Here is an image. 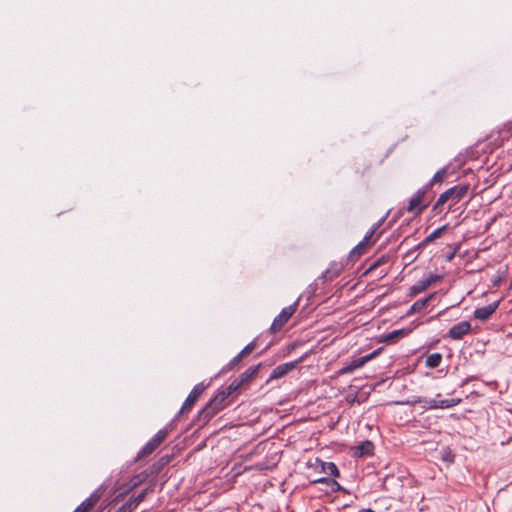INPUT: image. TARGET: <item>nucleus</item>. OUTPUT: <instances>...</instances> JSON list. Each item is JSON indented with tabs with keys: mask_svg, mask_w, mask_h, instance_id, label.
I'll use <instances>...</instances> for the list:
<instances>
[{
	"mask_svg": "<svg viewBox=\"0 0 512 512\" xmlns=\"http://www.w3.org/2000/svg\"><path fill=\"white\" fill-rule=\"evenodd\" d=\"M469 185H457L451 187L440 194L436 203L433 206L434 211L440 212L444 204L449 203V209L458 204L468 193Z\"/></svg>",
	"mask_w": 512,
	"mask_h": 512,
	"instance_id": "1",
	"label": "nucleus"
},
{
	"mask_svg": "<svg viewBox=\"0 0 512 512\" xmlns=\"http://www.w3.org/2000/svg\"><path fill=\"white\" fill-rule=\"evenodd\" d=\"M228 398L226 394L220 390L218 393L207 403V405L201 411L204 418L210 419L216 413L221 411L225 407V401Z\"/></svg>",
	"mask_w": 512,
	"mask_h": 512,
	"instance_id": "2",
	"label": "nucleus"
},
{
	"mask_svg": "<svg viewBox=\"0 0 512 512\" xmlns=\"http://www.w3.org/2000/svg\"><path fill=\"white\" fill-rule=\"evenodd\" d=\"M428 191L429 185H425L417 190L411 197L407 210L411 213L420 214L427 207L426 204H423V200Z\"/></svg>",
	"mask_w": 512,
	"mask_h": 512,
	"instance_id": "3",
	"label": "nucleus"
},
{
	"mask_svg": "<svg viewBox=\"0 0 512 512\" xmlns=\"http://www.w3.org/2000/svg\"><path fill=\"white\" fill-rule=\"evenodd\" d=\"M297 309V303L289 305L281 310L278 316L275 317L272 325L271 331L276 333L282 329V327L289 321L292 315L295 313Z\"/></svg>",
	"mask_w": 512,
	"mask_h": 512,
	"instance_id": "4",
	"label": "nucleus"
},
{
	"mask_svg": "<svg viewBox=\"0 0 512 512\" xmlns=\"http://www.w3.org/2000/svg\"><path fill=\"white\" fill-rule=\"evenodd\" d=\"M168 432L165 429L159 430L153 437L150 439L145 446L139 452V457H145L151 454L167 437Z\"/></svg>",
	"mask_w": 512,
	"mask_h": 512,
	"instance_id": "5",
	"label": "nucleus"
},
{
	"mask_svg": "<svg viewBox=\"0 0 512 512\" xmlns=\"http://www.w3.org/2000/svg\"><path fill=\"white\" fill-rule=\"evenodd\" d=\"M440 278L441 277L439 275L430 274L428 277L419 280L415 285L410 287L408 295L410 297H415L419 293L427 290L433 283L440 280Z\"/></svg>",
	"mask_w": 512,
	"mask_h": 512,
	"instance_id": "6",
	"label": "nucleus"
},
{
	"mask_svg": "<svg viewBox=\"0 0 512 512\" xmlns=\"http://www.w3.org/2000/svg\"><path fill=\"white\" fill-rule=\"evenodd\" d=\"M206 386L203 383L196 384L193 389L190 391L189 395L185 399L182 407L181 412L188 411L192 408V406L195 404V402L198 400V398L202 395L204 392Z\"/></svg>",
	"mask_w": 512,
	"mask_h": 512,
	"instance_id": "7",
	"label": "nucleus"
},
{
	"mask_svg": "<svg viewBox=\"0 0 512 512\" xmlns=\"http://www.w3.org/2000/svg\"><path fill=\"white\" fill-rule=\"evenodd\" d=\"M471 330V325L467 321L459 322L455 325H453L449 332L448 337H450L453 340H460L462 339L466 334H468Z\"/></svg>",
	"mask_w": 512,
	"mask_h": 512,
	"instance_id": "8",
	"label": "nucleus"
},
{
	"mask_svg": "<svg viewBox=\"0 0 512 512\" xmlns=\"http://www.w3.org/2000/svg\"><path fill=\"white\" fill-rule=\"evenodd\" d=\"M499 306V301H495L487 306L476 308L474 311V318L480 321L488 320Z\"/></svg>",
	"mask_w": 512,
	"mask_h": 512,
	"instance_id": "9",
	"label": "nucleus"
},
{
	"mask_svg": "<svg viewBox=\"0 0 512 512\" xmlns=\"http://www.w3.org/2000/svg\"><path fill=\"white\" fill-rule=\"evenodd\" d=\"M299 361L288 362L275 367L270 375V379H279L285 376L288 372L296 368Z\"/></svg>",
	"mask_w": 512,
	"mask_h": 512,
	"instance_id": "10",
	"label": "nucleus"
},
{
	"mask_svg": "<svg viewBox=\"0 0 512 512\" xmlns=\"http://www.w3.org/2000/svg\"><path fill=\"white\" fill-rule=\"evenodd\" d=\"M352 450L354 456L356 457L372 455L374 451V444L371 441L366 440L360 443L359 445L354 446Z\"/></svg>",
	"mask_w": 512,
	"mask_h": 512,
	"instance_id": "11",
	"label": "nucleus"
},
{
	"mask_svg": "<svg viewBox=\"0 0 512 512\" xmlns=\"http://www.w3.org/2000/svg\"><path fill=\"white\" fill-rule=\"evenodd\" d=\"M435 295H436V293H431L427 297H425L423 299H419L416 302H414L413 305L410 307L407 314L411 315V314L418 313V312L422 311L428 305V303L432 299H434Z\"/></svg>",
	"mask_w": 512,
	"mask_h": 512,
	"instance_id": "12",
	"label": "nucleus"
},
{
	"mask_svg": "<svg viewBox=\"0 0 512 512\" xmlns=\"http://www.w3.org/2000/svg\"><path fill=\"white\" fill-rule=\"evenodd\" d=\"M317 462L321 472L334 477L339 476V470L333 462H323L321 460H317Z\"/></svg>",
	"mask_w": 512,
	"mask_h": 512,
	"instance_id": "13",
	"label": "nucleus"
},
{
	"mask_svg": "<svg viewBox=\"0 0 512 512\" xmlns=\"http://www.w3.org/2000/svg\"><path fill=\"white\" fill-rule=\"evenodd\" d=\"M405 335H407V331L405 329L394 330L390 333L382 335L380 342L394 343L398 338L403 337Z\"/></svg>",
	"mask_w": 512,
	"mask_h": 512,
	"instance_id": "14",
	"label": "nucleus"
},
{
	"mask_svg": "<svg viewBox=\"0 0 512 512\" xmlns=\"http://www.w3.org/2000/svg\"><path fill=\"white\" fill-rule=\"evenodd\" d=\"M101 491L96 490L94 491L87 499H85L81 505L85 507V509L88 510V512L98 503V501L101 498Z\"/></svg>",
	"mask_w": 512,
	"mask_h": 512,
	"instance_id": "15",
	"label": "nucleus"
},
{
	"mask_svg": "<svg viewBox=\"0 0 512 512\" xmlns=\"http://www.w3.org/2000/svg\"><path fill=\"white\" fill-rule=\"evenodd\" d=\"M366 362V359L363 357L352 360L348 365L344 366L341 369V373L348 374L352 373L354 370L362 367Z\"/></svg>",
	"mask_w": 512,
	"mask_h": 512,
	"instance_id": "16",
	"label": "nucleus"
},
{
	"mask_svg": "<svg viewBox=\"0 0 512 512\" xmlns=\"http://www.w3.org/2000/svg\"><path fill=\"white\" fill-rule=\"evenodd\" d=\"M441 362H442V354L438 353V352L427 355V357L425 359L426 367L431 368V369L439 367Z\"/></svg>",
	"mask_w": 512,
	"mask_h": 512,
	"instance_id": "17",
	"label": "nucleus"
},
{
	"mask_svg": "<svg viewBox=\"0 0 512 512\" xmlns=\"http://www.w3.org/2000/svg\"><path fill=\"white\" fill-rule=\"evenodd\" d=\"M448 170L447 168H442L439 171H437L429 183L426 185H429V189L435 185V184H442L444 180L447 178Z\"/></svg>",
	"mask_w": 512,
	"mask_h": 512,
	"instance_id": "18",
	"label": "nucleus"
},
{
	"mask_svg": "<svg viewBox=\"0 0 512 512\" xmlns=\"http://www.w3.org/2000/svg\"><path fill=\"white\" fill-rule=\"evenodd\" d=\"M260 365L249 367L238 378L242 385L252 379L258 372Z\"/></svg>",
	"mask_w": 512,
	"mask_h": 512,
	"instance_id": "19",
	"label": "nucleus"
},
{
	"mask_svg": "<svg viewBox=\"0 0 512 512\" xmlns=\"http://www.w3.org/2000/svg\"><path fill=\"white\" fill-rule=\"evenodd\" d=\"M375 229H371V231L364 237V240L360 242L352 251H351V257L354 256H360L365 248L366 243L369 241V239L374 234Z\"/></svg>",
	"mask_w": 512,
	"mask_h": 512,
	"instance_id": "20",
	"label": "nucleus"
},
{
	"mask_svg": "<svg viewBox=\"0 0 512 512\" xmlns=\"http://www.w3.org/2000/svg\"><path fill=\"white\" fill-rule=\"evenodd\" d=\"M446 225L440 227V228H437L436 230H434L430 235H428L424 240L423 242L421 243L422 246H425L429 243H431L432 241H434L435 239L441 237L442 233L445 231L446 229Z\"/></svg>",
	"mask_w": 512,
	"mask_h": 512,
	"instance_id": "21",
	"label": "nucleus"
},
{
	"mask_svg": "<svg viewBox=\"0 0 512 512\" xmlns=\"http://www.w3.org/2000/svg\"><path fill=\"white\" fill-rule=\"evenodd\" d=\"M242 386V383L235 379L233 382L230 383L228 387L223 389L222 391L226 394V396H230L232 393H234L236 390H238Z\"/></svg>",
	"mask_w": 512,
	"mask_h": 512,
	"instance_id": "22",
	"label": "nucleus"
},
{
	"mask_svg": "<svg viewBox=\"0 0 512 512\" xmlns=\"http://www.w3.org/2000/svg\"><path fill=\"white\" fill-rule=\"evenodd\" d=\"M461 402L460 398H452V399H445L440 400V408H450L458 405Z\"/></svg>",
	"mask_w": 512,
	"mask_h": 512,
	"instance_id": "23",
	"label": "nucleus"
},
{
	"mask_svg": "<svg viewBox=\"0 0 512 512\" xmlns=\"http://www.w3.org/2000/svg\"><path fill=\"white\" fill-rule=\"evenodd\" d=\"M255 349V343L251 342L248 345H246L242 351L240 352V356H247L249 355L253 350Z\"/></svg>",
	"mask_w": 512,
	"mask_h": 512,
	"instance_id": "24",
	"label": "nucleus"
},
{
	"mask_svg": "<svg viewBox=\"0 0 512 512\" xmlns=\"http://www.w3.org/2000/svg\"><path fill=\"white\" fill-rule=\"evenodd\" d=\"M387 262V257L385 256H382L380 257L379 259H377L369 268L370 271L376 269L377 267H379L380 265L384 264Z\"/></svg>",
	"mask_w": 512,
	"mask_h": 512,
	"instance_id": "25",
	"label": "nucleus"
},
{
	"mask_svg": "<svg viewBox=\"0 0 512 512\" xmlns=\"http://www.w3.org/2000/svg\"><path fill=\"white\" fill-rule=\"evenodd\" d=\"M439 403H440V401H438L436 399H431L429 401H426L427 408H429V409H438V408H440Z\"/></svg>",
	"mask_w": 512,
	"mask_h": 512,
	"instance_id": "26",
	"label": "nucleus"
},
{
	"mask_svg": "<svg viewBox=\"0 0 512 512\" xmlns=\"http://www.w3.org/2000/svg\"><path fill=\"white\" fill-rule=\"evenodd\" d=\"M146 496V490L142 491L139 495H137L134 499V506H137L140 502L144 500Z\"/></svg>",
	"mask_w": 512,
	"mask_h": 512,
	"instance_id": "27",
	"label": "nucleus"
},
{
	"mask_svg": "<svg viewBox=\"0 0 512 512\" xmlns=\"http://www.w3.org/2000/svg\"><path fill=\"white\" fill-rule=\"evenodd\" d=\"M379 354V350H375L372 353L365 355L364 358L366 359V362L370 361L374 357H376Z\"/></svg>",
	"mask_w": 512,
	"mask_h": 512,
	"instance_id": "28",
	"label": "nucleus"
},
{
	"mask_svg": "<svg viewBox=\"0 0 512 512\" xmlns=\"http://www.w3.org/2000/svg\"><path fill=\"white\" fill-rule=\"evenodd\" d=\"M243 358V356H240V353L238 355H236L230 362V365H235L236 363H238L241 359Z\"/></svg>",
	"mask_w": 512,
	"mask_h": 512,
	"instance_id": "29",
	"label": "nucleus"
},
{
	"mask_svg": "<svg viewBox=\"0 0 512 512\" xmlns=\"http://www.w3.org/2000/svg\"><path fill=\"white\" fill-rule=\"evenodd\" d=\"M74 512H88L87 509H85V507H83L81 504L75 509Z\"/></svg>",
	"mask_w": 512,
	"mask_h": 512,
	"instance_id": "30",
	"label": "nucleus"
},
{
	"mask_svg": "<svg viewBox=\"0 0 512 512\" xmlns=\"http://www.w3.org/2000/svg\"><path fill=\"white\" fill-rule=\"evenodd\" d=\"M327 481H328L327 478H320L318 480H315L314 482H316V483H324V482H327Z\"/></svg>",
	"mask_w": 512,
	"mask_h": 512,
	"instance_id": "31",
	"label": "nucleus"
},
{
	"mask_svg": "<svg viewBox=\"0 0 512 512\" xmlns=\"http://www.w3.org/2000/svg\"><path fill=\"white\" fill-rule=\"evenodd\" d=\"M119 512H129L125 506H122L119 510Z\"/></svg>",
	"mask_w": 512,
	"mask_h": 512,
	"instance_id": "32",
	"label": "nucleus"
},
{
	"mask_svg": "<svg viewBox=\"0 0 512 512\" xmlns=\"http://www.w3.org/2000/svg\"><path fill=\"white\" fill-rule=\"evenodd\" d=\"M359 512H374V511H373V510H371V509H362V510H360Z\"/></svg>",
	"mask_w": 512,
	"mask_h": 512,
	"instance_id": "33",
	"label": "nucleus"
},
{
	"mask_svg": "<svg viewBox=\"0 0 512 512\" xmlns=\"http://www.w3.org/2000/svg\"><path fill=\"white\" fill-rule=\"evenodd\" d=\"M510 288H512V280H511V283H510Z\"/></svg>",
	"mask_w": 512,
	"mask_h": 512,
	"instance_id": "34",
	"label": "nucleus"
}]
</instances>
